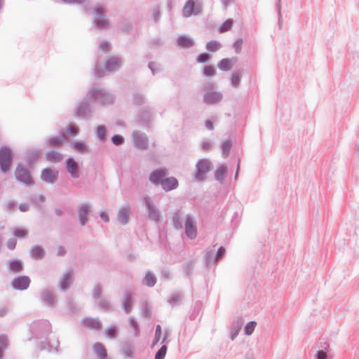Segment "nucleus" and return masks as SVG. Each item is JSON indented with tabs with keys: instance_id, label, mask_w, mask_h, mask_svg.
Here are the masks:
<instances>
[{
	"instance_id": "1",
	"label": "nucleus",
	"mask_w": 359,
	"mask_h": 359,
	"mask_svg": "<svg viewBox=\"0 0 359 359\" xmlns=\"http://www.w3.org/2000/svg\"><path fill=\"white\" fill-rule=\"evenodd\" d=\"M12 164V153L7 147L0 149V168L3 172L9 170Z\"/></svg>"
},
{
	"instance_id": "2",
	"label": "nucleus",
	"mask_w": 359,
	"mask_h": 359,
	"mask_svg": "<svg viewBox=\"0 0 359 359\" xmlns=\"http://www.w3.org/2000/svg\"><path fill=\"white\" fill-rule=\"evenodd\" d=\"M211 163L207 159H201L196 164L197 172L196 174V179L197 180H202L211 169Z\"/></svg>"
},
{
	"instance_id": "3",
	"label": "nucleus",
	"mask_w": 359,
	"mask_h": 359,
	"mask_svg": "<svg viewBox=\"0 0 359 359\" xmlns=\"http://www.w3.org/2000/svg\"><path fill=\"white\" fill-rule=\"evenodd\" d=\"M15 175L18 180L26 184H30L32 183V179L29 172L22 165H17Z\"/></svg>"
},
{
	"instance_id": "4",
	"label": "nucleus",
	"mask_w": 359,
	"mask_h": 359,
	"mask_svg": "<svg viewBox=\"0 0 359 359\" xmlns=\"http://www.w3.org/2000/svg\"><path fill=\"white\" fill-rule=\"evenodd\" d=\"M200 6H196L194 0H189L184 5L182 13L184 17H189L192 14H198L200 12Z\"/></svg>"
},
{
	"instance_id": "5",
	"label": "nucleus",
	"mask_w": 359,
	"mask_h": 359,
	"mask_svg": "<svg viewBox=\"0 0 359 359\" xmlns=\"http://www.w3.org/2000/svg\"><path fill=\"white\" fill-rule=\"evenodd\" d=\"M185 232L191 239L195 238L197 235V230L193 219L188 217L185 222Z\"/></svg>"
},
{
	"instance_id": "6",
	"label": "nucleus",
	"mask_w": 359,
	"mask_h": 359,
	"mask_svg": "<svg viewBox=\"0 0 359 359\" xmlns=\"http://www.w3.org/2000/svg\"><path fill=\"white\" fill-rule=\"evenodd\" d=\"M30 283V279L27 276H20L15 278L13 281V286L18 290H25Z\"/></svg>"
},
{
	"instance_id": "7",
	"label": "nucleus",
	"mask_w": 359,
	"mask_h": 359,
	"mask_svg": "<svg viewBox=\"0 0 359 359\" xmlns=\"http://www.w3.org/2000/svg\"><path fill=\"white\" fill-rule=\"evenodd\" d=\"M168 170L166 169H159L154 171L149 177V180L154 184L161 183L164 177L167 175Z\"/></svg>"
},
{
	"instance_id": "8",
	"label": "nucleus",
	"mask_w": 359,
	"mask_h": 359,
	"mask_svg": "<svg viewBox=\"0 0 359 359\" xmlns=\"http://www.w3.org/2000/svg\"><path fill=\"white\" fill-rule=\"evenodd\" d=\"M161 185L164 190L170 191L178 186V181L175 177H168L161 181Z\"/></svg>"
},
{
	"instance_id": "9",
	"label": "nucleus",
	"mask_w": 359,
	"mask_h": 359,
	"mask_svg": "<svg viewBox=\"0 0 359 359\" xmlns=\"http://www.w3.org/2000/svg\"><path fill=\"white\" fill-rule=\"evenodd\" d=\"M93 351L99 359H106L107 352L103 344L97 342L93 345Z\"/></svg>"
},
{
	"instance_id": "10",
	"label": "nucleus",
	"mask_w": 359,
	"mask_h": 359,
	"mask_svg": "<svg viewBox=\"0 0 359 359\" xmlns=\"http://www.w3.org/2000/svg\"><path fill=\"white\" fill-rule=\"evenodd\" d=\"M41 178L46 182H53L57 178V172L50 169H45L41 173Z\"/></svg>"
},
{
	"instance_id": "11",
	"label": "nucleus",
	"mask_w": 359,
	"mask_h": 359,
	"mask_svg": "<svg viewBox=\"0 0 359 359\" xmlns=\"http://www.w3.org/2000/svg\"><path fill=\"white\" fill-rule=\"evenodd\" d=\"M67 168L68 172L73 177L79 176V167L77 163L73 158H68L67 160Z\"/></svg>"
},
{
	"instance_id": "12",
	"label": "nucleus",
	"mask_w": 359,
	"mask_h": 359,
	"mask_svg": "<svg viewBox=\"0 0 359 359\" xmlns=\"http://www.w3.org/2000/svg\"><path fill=\"white\" fill-rule=\"evenodd\" d=\"M222 100V95L215 91L207 93L204 95V101L208 104H214Z\"/></svg>"
},
{
	"instance_id": "13",
	"label": "nucleus",
	"mask_w": 359,
	"mask_h": 359,
	"mask_svg": "<svg viewBox=\"0 0 359 359\" xmlns=\"http://www.w3.org/2000/svg\"><path fill=\"white\" fill-rule=\"evenodd\" d=\"M130 208L128 207H123L121 208L118 213V220L121 224H126L130 215Z\"/></svg>"
},
{
	"instance_id": "14",
	"label": "nucleus",
	"mask_w": 359,
	"mask_h": 359,
	"mask_svg": "<svg viewBox=\"0 0 359 359\" xmlns=\"http://www.w3.org/2000/svg\"><path fill=\"white\" fill-rule=\"evenodd\" d=\"M83 325L90 329L100 330L101 328V324L100 322L93 318H86L83 320Z\"/></svg>"
},
{
	"instance_id": "15",
	"label": "nucleus",
	"mask_w": 359,
	"mask_h": 359,
	"mask_svg": "<svg viewBox=\"0 0 359 359\" xmlns=\"http://www.w3.org/2000/svg\"><path fill=\"white\" fill-rule=\"evenodd\" d=\"M121 62L118 58L111 57L106 62V69L108 71H113L120 66Z\"/></svg>"
},
{
	"instance_id": "16",
	"label": "nucleus",
	"mask_w": 359,
	"mask_h": 359,
	"mask_svg": "<svg viewBox=\"0 0 359 359\" xmlns=\"http://www.w3.org/2000/svg\"><path fill=\"white\" fill-rule=\"evenodd\" d=\"M233 67V61L229 59H222L218 63V67L223 71H228Z\"/></svg>"
},
{
	"instance_id": "17",
	"label": "nucleus",
	"mask_w": 359,
	"mask_h": 359,
	"mask_svg": "<svg viewBox=\"0 0 359 359\" xmlns=\"http://www.w3.org/2000/svg\"><path fill=\"white\" fill-rule=\"evenodd\" d=\"M88 208L87 205H82L79 208V219L82 225H85L87 221Z\"/></svg>"
},
{
	"instance_id": "18",
	"label": "nucleus",
	"mask_w": 359,
	"mask_h": 359,
	"mask_svg": "<svg viewBox=\"0 0 359 359\" xmlns=\"http://www.w3.org/2000/svg\"><path fill=\"white\" fill-rule=\"evenodd\" d=\"M135 144L141 149H146L147 147V140L137 134L134 135Z\"/></svg>"
},
{
	"instance_id": "19",
	"label": "nucleus",
	"mask_w": 359,
	"mask_h": 359,
	"mask_svg": "<svg viewBox=\"0 0 359 359\" xmlns=\"http://www.w3.org/2000/svg\"><path fill=\"white\" fill-rule=\"evenodd\" d=\"M144 282L148 287H153L156 283V278L152 273L148 272L144 278Z\"/></svg>"
},
{
	"instance_id": "20",
	"label": "nucleus",
	"mask_w": 359,
	"mask_h": 359,
	"mask_svg": "<svg viewBox=\"0 0 359 359\" xmlns=\"http://www.w3.org/2000/svg\"><path fill=\"white\" fill-rule=\"evenodd\" d=\"M177 43L179 46L184 48L190 47L194 44L191 39L185 36L180 37L177 40Z\"/></svg>"
},
{
	"instance_id": "21",
	"label": "nucleus",
	"mask_w": 359,
	"mask_h": 359,
	"mask_svg": "<svg viewBox=\"0 0 359 359\" xmlns=\"http://www.w3.org/2000/svg\"><path fill=\"white\" fill-rule=\"evenodd\" d=\"M32 256L34 259L41 258L43 255L42 248L39 246H35L32 249Z\"/></svg>"
},
{
	"instance_id": "22",
	"label": "nucleus",
	"mask_w": 359,
	"mask_h": 359,
	"mask_svg": "<svg viewBox=\"0 0 359 359\" xmlns=\"http://www.w3.org/2000/svg\"><path fill=\"white\" fill-rule=\"evenodd\" d=\"M10 269L13 272H19L22 269V265L20 261H11L10 262Z\"/></svg>"
},
{
	"instance_id": "23",
	"label": "nucleus",
	"mask_w": 359,
	"mask_h": 359,
	"mask_svg": "<svg viewBox=\"0 0 359 359\" xmlns=\"http://www.w3.org/2000/svg\"><path fill=\"white\" fill-rule=\"evenodd\" d=\"M220 48V44L216 41H211L207 43L206 48L210 51H217Z\"/></svg>"
},
{
	"instance_id": "24",
	"label": "nucleus",
	"mask_w": 359,
	"mask_h": 359,
	"mask_svg": "<svg viewBox=\"0 0 359 359\" xmlns=\"http://www.w3.org/2000/svg\"><path fill=\"white\" fill-rule=\"evenodd\" d=\"M203 74L205 76H213L216 74V70L212 65H206L203 69Z\"/></svg>"
},
{
	"instance_id": "25",
	"label": "nucleus",
	"mask_w": 359,
	"mask_h": 359,
	"mask_svg": "<svg viewBox=\"0 0 359 359\" xmlns=\"http://www.w3.org/2000/svg\"><path fill=\"white\" fill-rule=\"evenodd\" d=\"M233 25V21L231 20H227L224 22L219 28L221 33L225 32L231 29Z\"/></svg>"
},
{
	"instance_id": "26",
	"label": "nucleus",
	"mask_w": 359,
	"mask_h": 359,
	"mask_svg": "<svg viewBox=\"0 0 359 359\" xmlns=\"http://www.w3.org/2000/svg\"><path fill=\"white\" fill-rule=\"evenodd\" d=\"M72 145L78 151L84 152L86 151V146L83 142H73Z\"/></svg>"
},
{
	"instance_id": "27",
	"label": "nucleus",
	"mask_w": 359,
	"mask_h": 359,
	"mask_svg": "<svg viewBox=\"0 0 359 359\" xmlns=\"http://www.w3.org/2000/svg\"><path fill=\"white\" fill-rule=\"evenodd\" d=\"M226 172V168L225 166L219 167L215 172V177L218 180H222Z\"/></svg>"
},
{
	"instance_id": "28",
	"label": "nucleus",
	"mask_w": 359,
	"mask_h": 359,
	"mask_svg": "<svg viewBox=\"0 0 359 359\" xmlns=\"http://www.w3.org/2000/svg\"><path fill=\"white\" fill-rule=\"evenodd\" d=\"M79 129L75 125H69L67 128V133L69 136H74L79 133Z\"/></svg>"
},
{
	"instance_id": "29",
	"label": "nucleus",
	"mask_w": 359,
	"mask_h": 359,
	"mask_svg": "<svg viewBox=\"0 0 359 359\" xmlns=\"http://www.w3.org/2000/svg\"><path fill=\"white\" fill-rule=\"evenodd\" d=\"M72 283V276L69 274H66L64 276L61 282V287L63 289L68 287L69 284Z\"/></svg>"
},
{
	"instance_id": "30",
	"label": "nucleus",
	"mask_w": 359,
	"mask_h": 359,
	"mask_svg": "<svg viewBox=\"0 0 359 359\" xmlns=\"http://www.w3.org/2000/svg\"><path fill=\"white\" fill-rule=\"evenodd\" d=\"M256 324L257 323L255 321H252L248 323L245 328V334L248 335L251 334L255 330Z\"/></svg>"
},
{
	"instance_id": "31",
	"label": "nucleus",
	"mask_w": 359,
	"mask_h": 359,
	"mask_svg": "<svg viewBox=\"0 0 359 359\" xmlns=\"http://www.w3.org/2000/svg\"><path fill=\"white\" fill-rule=\"evenodd\" d=\"M167 348L165 346H163L160 350L156 353L155 359H163L165 356Z\"/></svg>"
},
{
	"instance_id": "32",
	"label": "nucleus",
	"mask_w": 359,
	"mask_h": 359,
	"mask_svg": "<svg viewBox=\"0 0 359 359\" xmlns=\"http://www.w3.org/2000/svg\"><path fill=\"white\" fill-rule=\"evenodd\" d=\"M161 325H158L156 328L155 337L153 341V346L156 344L161 339Z\"/></svg>"
},
{
	"instance_id": "33",
	"label": "nucleus",
	"mask_w": 359,
	"mask_h": 359,
	"mask_svg": "<svg viewBox=\"0 0 359 359\" xmlns=\"http://www.w3.org/2000/svg\"><path fill=\"white\" fill-rule=\"evenodd\" d=\"M48 159L49 161H59L61 160V155L60 154H57V153H55V152H51L50 154H48Z\"/></svg>"
},
{
	"instance_id": "34",
	"label": "nucleus",
	"mask_w": 359,
	"mask_h": 359,
	"mask_svg": "<svg viewBox=\"0 0 359 359\" xmlns=\"http://www.w3.org/2000/svg\"><path fill=\"white\" fill-rule=\"evenodd\" d=\"M105 334H106V336L109 338H113V337H115L116 334V330L115 327H108L106 330H105Z\"/></svg>"
},
{
	"instance_id": "35",
	"label": "nucleus",
	"mask_w": 359,
	"mask_h": 359,
	"mask_svg": "<svg viewBox=\"0 0 359 359\" xmlns=\"http://www.w3.org/2000/svg\"><path fill=\"white\" fill-rule=\"evenodd\" d=\"M105 133H106V130H105V127L104 126H100L97 127V135L100 139L103 140L104 138Z\"/></svg>"
},
{
	"instance_id": "36",
	"label": "nucleus",
	"mask_w": 359,
	"mask_h": 359,
	"mask_svg": "<svg viewBox=\"0 0 359 359\" xmlns=\"http://www.w3.org/2000/svg\"><path fill=\"white\" fill-rule=\"evenodd\" d=\"M27 231L23 229H16L14 231V235L18 238H24L27 236Z\"/></svg>"
},
{
	"instance_id": "37",
	"label": "nucleus",
	"mask_w": 359,
	"mask_h": 359,
	"mask_svg": "<svg viewBox=\"0 0 359 359\" xmlns=\"http://www.w3.org/2000/svg\"><path fill=\"white\" fill-rule=\"evenodd\" d=\"M210 59V56L208 53H201L197 57L198 62H206Z\"/></svg>"
},
{
	"instance_id": "38",
	"label": "nucleus",
	"mask_w": 359,
	"mask_h": 359,
	"mask_svg": "<svg viewBox=\"0 0 359 359\" xmlns=\"http://www.w3.org/2000/svg\"><path fill=\"white\" fill-rule=\"evenodd\" d=\"M240 82V78L238 74H234L231 78V83L234 87H237Z\"/></svg>"
},
{
	"instance_id": "39",
	"label": "nucleus",
	"mask_w": 359,
	"mask_h": 359,
	"mask_svg": "<svg viewBox=\"0 0 359 359\" xmlns=\"http://www.w3.org/2000/svg\"><path fill=\"white\" fill-rule=\"evenodd\" d=\"M112 142L116 145H119L123 142V137L120 135H114L112 137Z\"/></svg>"
},
{
	"instance_id": "40",
	"label": "nucleus",
	"mask_w": 359,
	"mask_h": 359,
	"mask_svg": "<svg viewBox=\"0 0 359 359\" xmlns=\"http://www.w3.org/2000/svg\"><path fill=\"white\" fill-rule=\"evenodd\" d=\"M173 222H174V224L175 226V228H177V229H182V224L180 222V218H179L178 215H176L174 216V217H173Z\"/></svg>"
},
{
	"instance_id": "41",
	"label": "nucleus",
	"mask_w": 359,
	"mask_h": 359,
	"mask_svg": "<svg viewBox=\"0 0 359 359\" xmlns=\"http://www.w3.org/2000/svg\"><path fill=\"white\" fill-rule=\"evenodd\" d=\"M64 140L61 138H53L50 140V143L52 145L57 146L61 144Z\"/></svg>"
},
{
	"instance_id": "42",
	"label": "nucleus",
	"mask_w": 359,
	"mask_h": 359,
	"mask_svg": "<svg viewBox=\"0 0 359 359\" xmlns=\"http://www.w3.org/2000/svg\"><path fill=\"white\" fill-rule=\"evenodd\" d=\"M124 307L126 312H129L131 308V299L130 297L127 298L124 303Z\"/></svg>"
},
{
	"instance_id": "43",
	"label": "nucleus",
	"mask_w": 359,
	"mask_h": 359,
	"mask_svg": "<svg viewBox=\"0 0 359 359\" xmlns=\"http://www.w3.org/2000/svg\"><path fill=\"white\" fill-rule=\"evenodd\" d=\"M148 205H149V208L150 209V212H149L150 217L152 218L154 220H158V214L156 213L154 210H151V208L150 207V204L149 203H148Z\"/></svg>"
},
{
	"instance_id": "44",
	"label": "nucleus",
	"mask_w": 359,
	"mask_h": 359,
	"mask_svg": "<svg viewBox=\"0 0 359 359\" xmlns=\"http://www.w3.org/2000/svg\"><path fill=\"white\" fill-rule=\"evenodd\" d=\"M100 47L103 52H106L109 49V45L106 41L101 42Z\"/></svg>"
},
{
	"instance_id": "45",
	"label": "nucleus",
	"mask_w": 359,
	"mask_h": 359,
	"mask_svg": "<svg viewBox=\"0 0 359 359\" xmlns=\"http://www.w3.org/2000/svg\"><path fill=\"white\" fill-rule=\"evenodd\" d=\"M327 353L323 351H319L317 353V359H327Z\"/></svg>"
},
{
	"instance_id": "46",
	"label": "nucleus",
	"mask_w": 359,
	"mask_h": 359,
	"mask_svg": "<svg viewBox=\"0 0 359 359\" xmlns=\"http://www.w3.org/2000/svg\"><path fill=\"white\" fill-rule=\"evenodd\" d=\"M224 253L225 249L223 247L219 248L216 255V259H220L224 256Z\"/></svg>"
},
{
	"instance_id": "47",
	"label": "nucleus",
	"mask_w": 359,
	"mask_h": 359,
	"mask_svg": "<svg viewBox=\"0 0 359 359\" xmlns=\"http://www.w3.org/2000/svg\"><path fill=\"white\" fill-rule=\"evenodd\" d=\"M7 245L11 250H13L16 245V241L15 239H11L8 241Z\"/></svg>"
},
{
	"instance_id": "48",
	"label": "nucleus",
	"mask_w": 359,
	"mask_h": 359,
	"mask_svg": "<svg viewBox=\"0 0 359 359\" xmlns=\"http://www.w3.org/2000/svg\"><path fill=\"white\" fill-rule=\"evenodd\" d=\"M7 346V340L6 338L4 337H0V346L3 348H5Z\"/></svg>"
},
{
	"instance_id": "49",
	"label": "nucleus",
	"mask_w": 359,
	"mask_h": 359,
	"mask_svg": "<svg viewBox=\"0 0 359 359\" xmlns=\"http://www.w3.org/2000/svg\"><path fill=\"white\" fill-rule=\"evenodd\" d=\"M242 43H243V41L241 40H238L234 43V47L236 50V52L240 51V50L241 48Z\"/></svg>"
},
{
	"instance_id": "50",
	"label": "nucleus",
	"mask_w": 359,
	"mask_h": 359,
	"mask_svg": "<svg viewBox=\"0 0 359 359\" xmlns=\"http://www.w3.org/2000/svg\"><path fill=\"white\" fill-rule=\"evenodd\" d=\"M97 25L101 27H106L108 25V22L104 19L100 20L97 21Z\"/></svg>"
},
{
	"instance_id": "51",
	"label": "nucleus",
	"mask_w": 359,
	"mask_h": 359,
	"mask_svg": "<svg viewBox=\"0 0 359 359\" xmlns=\"http://www.w3.org/2000/svg\"><path fill=\"white\" fill-rule=\"evenodd\" d=\"M100 217L102 218V219L103 221H104L106 222H109V217H108L107 215L105 212H102L100 213Z\"/></svg>"
},
{
	"instance_id": "52",
	"label": "nucleus",
	"mask_w": 359,
	"mask_h": 359,
	"mask_svg": "<svg viewBox=\"0 0 359 359\" xmlns=\"http://www.w3.org/2000/svg\"><path fill=\"white\" fill-rule=\"evenodd\" d=\"M205 126L209 130L213 129V125L210 121H206Z\"/></svg>"
},
{
	"instance_id": "53",
	"label": "nucleus",
	"mask_w": 359,
	"mask_h": 359,
	"mask_svg": "<svg viewBox=\"0 0 359 359\" xmlns=\"http://www.w3.org/2000/svg\"><path fill=\"white\" fill-rule=\"evenodd\" d=\"M20 209L22 212H25L28 210V205H22L20 206Z\"/></svg>"
},
{
	"instance_id": "54",
	"label": "nucleus",
	"mask_w": 359,
	"mask_h": 359,
	"mask_svg": "<svg viewBox=\"0 0 359 359\" xmlns=\"http://www.w3.org/2000/svg\"><path fill=\"white\" fill-rule=\"evenodd\" d=\"M65 2H67V3H72V2H77V3H80V2H82L83 0H63Z\"/></svg>"
},
{
	"instance_id": "55",
	"label": "nucleus",
	"mask_w": 359,
	"mask_h": 359,
	"mask_svg": "<svg viewBox=\"0 0 359 359\" xmlns=\"http://www.w3.org/2000/svg\"><path fill=\"white\" fill-rule=\"evenodd\" d=\"M97 12L99 15H102V13L104 12V9L102 8H97Z\"/></svg>"
},
{
	"instance_id": "56",
	"label": "nucleus",
	"mask_w": 359,
	"mask_h": 359,
	"mask_svg": "<svg viewBox=\"0 0 359 359\" xmlns=\"http://www.w3.org/2000/svg\"><path fill=\"white\" fill-rule=\"evenodd\" d=\"M4 348L0 346V358H1L4 355Z\"/></svg>"
},
{
	"instance_id": "57",
	"label": "nucleus",
	"mask_w": 359,
	"mask_h": 359,
	"mask_svg": "<svg viewBox=\"0 0 359 359\" xmlns=\"http://www.w3.org/2000/svg\"><path fill=\"white\" fill-rule=\"evenodd\" d=\"M229 148V145L228 144H225L224 145V149L226 150V149H228Z\"/></svg>"
},
{
	"instance_id": "58",
	"label": "nucleus",
	"mask_w": 359,
	"mask_h": 359,
	"mask_svg": "<svg viewBox=\"0 0 359 359\" xmlns=\"http://www.w3.org/2000/svg\"><path fill=\"white\" fill-rule=\"evenodd\" d=\"M64 254V250H62V252L60 253V255H63Z\"/></svg>"
}]
</instances>
